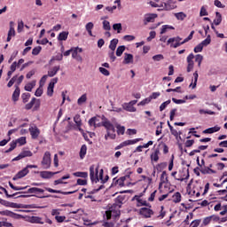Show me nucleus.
<instances>
[{
  "mask_svg": "<svg viewBox=\"0 0 227 227\" xmlns=\"http://www.w3.org/2000/svg\"><path fill=\"white\" fill-rule=\"evenodd\" d=\"M37 168V165H27L26 168H24L22 170H20L14 176L12 180H20V178H24V176L29 174V169H36Z\"/></svg>",
  "mask_w": 227,
  "mask_h": 227,
  "instance_id": "nucleus-1",
  "label": "nucleus"
},
{
  "mask_svg": "<svg viewBox=\"0 0 227 227\" xmlns=\"http://www.w3.org/2000/svg\"><path fill=\"white\" fill-rule=\"evenodd\" d=\"M51 163H52V160L51 159V152L46 151L43 156L41 164L43 169H49L51 168Z\"/></svg>",
  "mask_w": 227,
  "mask_h": 227,
  "instance_id": "nucleus-2",
  "label": "nucleus"
},
{
  "mask_svg": "<svg viewBox=\"0 0 227 227\" xmlns=\"http://www.w3.org/2000/svg\"><path fill=\"white\" fill-rule=\"evenodd\" d=\"M169 43H170V47L176 49L177 47H180V45H184V43H185V40L182 42V39L180 36L172 37L167 41V45H169Z\"/></svg>",
  "mask_w": 227,
  "mask_h": 227,
  "instance_id": "nucleus-3",
  "label": "nucleus"
},
{
  "mask_svg": "<svg viewBox=\"0 0 227 227\" xmlns=\"http://www.w3.org/2000/svg\"><path fill=\"white\" fill-rule=\"evenodd\" d=\"M175 180L178 182H184V180H189V168H183L179 170L177 176H175Z\"/></svg>",
  "mask_w": 227,
  "mask_h": 227,
  "instance_id": "nucleus-4",
  "label": "nucleus"
},
{
  "mask_svg": "<svg viewBox=\"0 0 227 227\" xmlns=\"http://www.w3.org/2000/svg\"><path fill=\"white\" fill-rule=\"evenodd\" d=\"M139 141H143V138H135L132 140L123 141L119 145L115 146L114 150H121V148H125V146H130L131 145H136L137 143H139Z\"/></svg>",
  "mask_w": 227,
  "mask_h": 227,
  "instance_id": "nucleus-5",
  "label": "nucleus"
},
{
  "mask_svg": "<svg viewBox=\"0 0 227 227\" xmlns=\"http://www.w3.org/2000/svg\"><path fill=\"white\" fill-rule=\"evenodd\" d=\"M127 178H130V176L126 175L124 176L120 177L119 179H116V177H114L113 179V183L111 184V187H116V185H119L120 187H124L125 186V181L127 180Z\"/></svg>",
  "mask_w": 227,
  "mask_h": 227,
  "instance_id": "nucleus-6",
  "label": "nucleus"
},
{
  "mask_svg": "<svg viewBox=\"0 0 227 227\" xmlns=\"http://www.w3.org/2000/svg\"><path fill=\"white\" fill-rule=\"evenodd\" d=\"M157 17H159V15H157L156 13L145 14L143 20L144 26H148L150 22H155V19H157Z\"/></svg>",
  "mask_w": 227,
  "mask_h": 227,
  "instance_id": "nucleus-7",
  "label": "nucleus"
},
{
  "mask_svg": "<svg viewBox=\"0 0 227 227\" xmlns=\"http://www.w3.org/2000/svg\"><path fill=\"white\" fill-rule=\"evenodd\" d=\"M101 126L105 127V129H106V132H110L112 134H115L116 132V129H114V125H113L107 119H106L101 122Z\"/></svg>",
  "mask_w": 227,
  "mask_h": 227,
  "instance_id": "nucleus-8",
  "label": "nucleus"
},
{
  "mask_svg": "<svg viewBox=\"0 0 227 227\" xmlns=\"http://www.w3.org/2000/svg\"><path fill=\"white\" fill-rule=\"evenodd\" d=\"M33 106H35L34 111H36L38 107H40V100H36V98H33L31 101L25 106V109L29 111L30 109H33Z\"/></svg>",
  "mask_w": 227,
  "mask_h": 227,
  "instance_id": "nucleus-9",
  "label": "nucleus"
},
{
  "mask_svg": "<svg viewBox=\"0 0 227 227\" xmlns=\"http://www.w3.org/2000/svg\"><path fill=\"white\" fill-rule=\"evenodd\" d=\"M20 194H32V196H35V194H43L45 191L41 188L32 187L29 188L27 192H20Z\"/></svg>",
  "mask_w": 227,
  "mask_h": 227,
  "instance_id": "nucleus-10",
  "label": "nucleus"
},
{
  "mask_svg": "<svg viewBox=\"0 0 227 227\" xmlns=\"http://www.w3.org/2000/svg\"><path fill=\"white\" fill-rule=\"evenodd\" d=\"M90 176L91 182H95L96 184L98 182V168H96L95 174V165L90 167Z\"/></svg>",
  "mask_w": 227,
  "mask_h": 227,
  "instance_id": "nucleus-11",
  "label": "nucleus"
},
{
  "mask_svg": "<svg viewBox=\"0 0 227 227\" xmlns=\"http://www.w3.org/2000/svg\"><path fill=\"white\" fill-rule=\"evenodd\" d=\"M58 84V77L51 79L47 88L48 97H52L54 95V86Z\"/></svg>",
  "mask_w": 227,
  "mask_h": 227,
  "instance_id": "nucleus-12",
  "label": "nucleus"
},
{
  "mask_svg": "<svg viewBox=\"0 0 227 227\" xmlns=\"http://www.w3.org/2000/svg\"><path fill=\"white\" fill-rule=\"evenodd\" d=\"M123 201H125V196L123 195H119L116 199H115V202L113 205V207L115 210H120V208H121V205H123Z\"/></svg>",
  "mask_w": 227,
  "mask_h": 227,
  "instance_id": "nucleus-13",
  "label": "nucleus"
},
{
  "mask_svg": "<svg viewBox=\"0 0 227 227\" xmlns=\"http://www.w3.org/2000/svg\"><path fill=\"white\" fill-rule=\"evenodd\" d=\"M0 215H7V217H12V219H22V215L10 210L0 211Z\"/></svg>",
  "mask_w": 227,
  "mask_h": 227,
  "instance_id": "nucleus-14",
  "label": "nucleus"
},
{
  "mask_svg": "<svg viewBox=\"0 0 227 227\" xmlns=\"http://www.w3.org/2000/svg\"><path fill=\"white\" fill-rule=\"evenodd\" d=\"M79 52H82V48L74 47V52L72 53V58L79 63H82V57L79 55Z\"/></svg>",
  "mask_w": 227,
  "mask_h": 227,
  "instance_id": "nucleus-15",
  "label": "nucleus"
},
{
  "mask_svg": "<svg viewBox=\"0 0 227 227\" xmlns=\"http://www.w3.org/2000/svg\"><path fill=\"white\" fill-rule=\"evenodd\" d=\"M45 191H47L48 192H53L54 194H64V196H68V194H74L77 192V190H74L73 192H62L61 190H54L48 187L45 188Z\"/></svg>",
  "mask_w": 227,
  "mask_h": 227,
  "instance_id": "nucleus-16",
  "label": "nucleus"
},
{
  "mask_svg": "<svg viewBox=\"0 0 227 227\" xmlns=\"http://www.w3.org/2000/svg\"><path fill=\"white\" fill-rule=\"evenodd\" d=\"M29 133L32 137V139H38V137L40 136V129L36 126H31L29 129Z\"/></svg>",
  "mask_w": 227,
  "mask_h": 227,
  "instance_id": "nucleus-17",
  "label": "nucleus"
},
{
  "mask_svg": "<svg viewBox=\"0 0 227 227\" xmlns=\"http://www.w3.org/2000/svg\"><path fill=\"white\" fill-rule=\"evenodd\" d=\"M140 215H144L146 219L152 217L153 215V210L148 208V207H142L139 210Z\"/></svg>",
  "mask_w": 227,
  "mask_h": 227,
  "instance_id": "nucleus-18",
  "label": "nucleus"
},
{
  "mask_svg": "<svg viewBox=\"0 0 227 227\" xmlns=\"http://www.w3.org/2000/svg\"><path fill=\"white\" fill-rule=\"evenodd\" d=\"M192 59H194V54L191 53L186 59V61L188 63L187 72H192V68H194V61Z\"/></svg>",
  "mask_w": 227,
  "mask_h": 227,
  "instance_id": "nucleus-19",
  "label": "nucleus"
},
{
  "mask_svg": "<svg viewBox=\"0 0 227 227\" xmlns=\"http://www.w3.org/2000/svg\"><path fill=\"white\" fill-rule=\"evenodd\" d=\"M26 157H33V153L31 151H22L17 157L12 160H20L26 159Z\"/></svg>",
  "mask_w": 227,
  "mask_h": 227,
  "instance_id": "nucleus-20",
  "label": "nucleus"
},
{
  "mask_svg": "<svg viewBox=\"0 0 227 227\" xmlns=\"http://www.w3.org/2000/svg\"><path fill=\"white\" fill-rule=\"evenodd\" d=\"M59 171L57 172H51V171H41L40 176L41 178H43L44 180H48L49 178H52L54 175H58Z\"/></svg>",
  "mask_w": 227,
  "mask_h": 227,
  "instance_id": "nucleus-21",
  "label": "nucleus"
},
{
  "mask_svg": "<svg viewBox=\"0 0 227 227\" xmlns=\"http://www.w3.org/2000/svg\"><path fill=\"white\" fill-rule=\"evenodd\" d=\"M100 120H98L97 117H92L89 120V125L90 127H94L97 129V127H102V123L98 122Z\"/></svg>",
  "mask_w": 227,
  "mask_h": 227,
  "instance_id": "nucleus-22",
  "label": "nucleus"
},
{
  "mask_svg": "<svg viewBox=\"0 0 227 227\" xmlns=\"http://www.w3.org/2000/svg\"><path fill=\"white\" fill-rule=\"evenodd\" d=\"M159 155H160V148L156 147L154 152L151 154V160L153 162H159Z\"/></svg>",
  "mask_w": 227,
  "mask_h": 227,
  "instance_id": "nucleus-23",
  "label": "nucleus"
},
{
  "mask_svg": "<svg viewBox=\"0 0 227 227\" xmlns=\"http://www.w3.org/2000/svg\"><path fill=\"white\" fill-rule=\"evenodd\" d=\"M74 121L76 124L78 130L80 132H82V128H81V127H82V121L81 120V115L80 114L74 115Z\"/></svg>",
  "mask_w": 227,
  "mask_h": 227,
  "instance_id": "nucleus-24",
  "label": "nucleus"
},
{
  "mask_svg": "<svg viewBox=\"0 0 227 227\" xmlns=\"http://www.w3.org/2000/svg\"><path fill=\"white\" fill-rule=\"evenodd\" d=\"M176 8V2H166L165 1V12H171Z\"/></svg>",
  "mask_w": 227,
  "mask_h": 227,
  "instance_id": "nucleus-25",
  "label": "nucleus"
},
{
  "mask_svg": "<svg viewBox=\"0 0 227 227\" xmlns=\"http://www.w3.org/2000/svg\"><path fill=\"white\" fill-rule=\"evenodd\" d=\"M134 62V56L130 53H125L123 64L124 65H130V63Z\"/></svg>",
  "mask_w": 227,
  "mask_h": 227,
  "instance_id": "nucleus-26",
  "label": "nucleus"
},
{
  "mask_svg": "<svg viewBox=\"0 0 227 227\" xmlns=\"http://www.w3.org/2000/svg\"><path fill=\"white\" fill-rule=\"evenodd\" d=\"M221 130V127L215 126L209 129H207L203 131V134H214L215 132H219Z\"/></svg>",
  "mask_w": 227,
  "mask_h": 227,
  "instance_id": "nucleus-27",
  "label": "nucleus"
},
{
  "mask_svg": "<svg viewBox=\"0 0 227 227\" xmlns=\"http://www.w3.org/2000/svg\"><path fill=\"white\" fill-rule=\"evenodd\" d=\"M200 173H202V175H215L217 171L210 168L204 167L203 168L200 169Z\"/></svg>",
  "mask_w": 227,
  "mask_h": 227,
  "instance_id": "nucleus-28",
  "label": "nucleus"
},
{
  "mask_svg": "<svg viewBox=\"0 0 227 227\" xmlns=\"http://www.w3.org/2000/svg\"><path fill=\"white\" fill-rule=\"evenodd\" d=\"M162 184H169V179H168V172L166 171L161 173L160 187L162 185Z\"/></svg>",
  "mask_w": 227,
  "mask_h": 227,
  "instance_id": "nucleus-29",
  "label": "nucleus"
},
{
  "mask_svg": "<svg viewBox=\"0 0 227 227\" xmlns=\"http://www.w3.org/2000/svg\"><path fill=\"white\" fill-rule=\"evenodd\" d=\"M173 203H180L182 201V194L179 192H176L172 196Z\"/></svg>",
  "mask_w": 227,
  "mask_h": 227,
  "instance_id": "nucleus-30",
  "label": "nucleus"
},
{
  "mask_svg": "<svg viewBox=\"0 0 227 227\" xmlns=\"http://www.w3.org/2000/svg\"><path fill=\"white\" fill-rule=\"evenodd\" d=\"M19 97H20V88H19V86H17L15 90L12 93L13 102L19 101Z\"/></svg>",
  "mask_w": 227,
  "mask_h": 227,
  "instance_id": "nucleus-31",
  "label": "nucleus"
},
{
  "mask_svg": "<svg viewBox=\"0 0 227 227\" xmlns=\"http://www.w3.org/2000/svg\"><path fill=\"white\" fill-rule=\"evenodd\" d=\"M59 66H55L52 69H51L50 71H48V77H54V75H56V74H58V72H59Z\"/></svg>",
  "mask_w": 227,
  "mask_h": 227,
  "instance_id": "nucleus-32",
  "label": "nucleus"
},
{
  "mask_svg": "<svg viewBox=\"0 0 227 227\" xmlns=\"http://www.w3.org/2000/svg\"><path fill=\"white\" fill-rule=\"evenodd\" d=\"M88 152V146L86 145H82L80 149V159H84L86 157V153Z\"/></svg>",
  "mask_w": 227,
  "mask_h": 227,
  "instance_id": "nucleus-33",
  "label": "nucleus"
},
{
  "mask_svg": "<svg viewBox=\"0 0 227 227\" xmlns=\"http://www.w3.org/2000/svg\"><path fill=\"white\" fill-rule=\"evenodd\" d=\"M67 39H68V32H67V31L61 32L58 36V40L59 42H66V40H67Z\"/></svg>",
  "mask_w": 227,
  "mask_h": 227,
  "instance_id": "nucleus-34",
  "label": "nucleus"
},
{
  "mask_svg": "<svg viewBox=\"0 0 227 227\" xmlns=\"http://www.w3.org/2000/svg\"><path fill=\"white\" fill-rule=\"evenodd\" d=\"M0 190L3 191L4 192V194L6 195L7 198H15V196H19V194H20V192H18L16 193L13 194H9L8 193V190H6V188L0 186Z\"/></svg>",
  "mask_w": 227,
  "mask_h": 227,
  "instance_id": "nucleus-35",
  "label": "nucleus"
},
{
  "mask_svg": "<svg viewBox=\"0 0 227 227\" xmlns=\"http://www.w3.org/2000/svg\"><path fill=\"white\" fill-rule=\"evenodd\" d=\"M30 223H35V224H43L44 222L42 221V217L39 216H32L30 218Z\"/></svg>",
  "mask_w": 227,
  "mask_h": 227,
  "instance_id": "nucleus-36",
  "label": "nucleus"
},
{
  "mask_svg": "<svg viewBox=\"0 0 227 227\" xmlns=\"http://www.w3.org/2000/svg\"><path fill=\"white\" fill-rule=\"evenodd\" d=\"M174 15L177 20H185V19H187V14H185V12H176Z\"/></svg>",
  "mask_w": 227,
  "mask_h": 227,
  "instance_id": "nucleus-37",
  "label": "nucleus"
},
{
  "mask_svg": "<svg viewBox=\"0 0 227 227\" xmlns=\"http://www.w3.org/2000/svg\"><path fill=\"white\" fill-rule=\"evenodd\" d=\"M124 109H125V111H128L129 113H136V111H137V109H136V107H134L133 106H131L129 103L124 104Z\"/></svg>",
  "mask_w": 227,
  "mask_h": 227,
  "instance_id": "nucleus-38",
  "label": "nucleus"
},
{
  "mask_svg": "<svg viewBox=\"0 0 227 227\" xmlns=\"http://www.w3.org/2000/svg\"><path fill=\"white\" fill-rule=\"evenodd\" d=\"M35 86H36V82L33 81V82L27 83V85H25V90L26 91H33V89L35 88Z\"/></svg>",
  "mask_w": 227,
  "mask_h": 227,
  "instance_id": "nucleus-39",
  "label": "nucleus"
},
{
  "mask_svg": "<svg viewBox=\"0 0 227 227\" xmlns=\"http://www.w3.org/2000/svg\"><path fill=\"white\" fill-rule=\"evenodd\" d=\"M12 36H15V27H11L8 31L7 42H12Z\"/></svg>",
  "mask_w": 227,
  "mask_h": 227,
  "instance_id": "nucleus-40",
  "label": "nucleus"
},
{
  "mask_svg": "<svg viewBox=\"0 0 227 227\" xmlns=\"http://www.w3.org/2000/svg\"><path fill=\"white\" fill-rule=\"evenodd\" d=\"M223 22V16L221 15V12H216V18L214 20L215 26H219Z\"/></svg>",
  "mask_w": 227,
  "mask_h": 227,
  "instance_id": "nucleus-41",
  "label": "nucleus"
},
{
  "mask_svg": "<svg viewBox=\"0 0 227 227\" xmlns=\"http://www.w3.org/2000/svg\"><path fill=\"white\" fill-rule=\"evenodd\" d=\"M23 104H27L29 102V98H31V94L29 92H25L21 95Z\"/></svg>",
  "mask_w": 227,
  "mask_h": 227,
  "instance_id": "nucleus-42",
  "label": "nucleus"
},
{
  "mask_svg": "<svg viewBox=\"0 0 227 227\" xmlns=\"http://www.w3.org/2000/svg\"><path fill=\"white\" fill-rule=\"evenodd\" d=\"M9 186L11 187V189H12L13 191H24L26 189H27L28 186H15L13 185V184H12V182H9Z\"/></svg>",
  "mask_w": 227,
  "mask_h": 227,
  "instance_id": "nucleus-43",
  "label": "nucleus"
},
{
  "mask_svg": "<svg viewBox=\"0 0 227 227\" xmlns=\"http://www.w3.org/2000/svg\"><path fill=\"white\" fill-rule=\"evenodd\" d=\"M118 39H113L111 42H110V44H109V49L111 51H116V46L118 45Z\"/></svg>",
  "mask_w": 227,
  "mask_h": 227,
  "instance_id": "nucleus-44",
  "label": "nucleus"
},
{
  "mask_svg": "<svg viewBox=\"0 0 227 227\" xmlns=\"http://www.w3.org/2000/svg\"><path fill=\"white\" fill-rule=\"evenodd\" d=\"M166 168H168L167 162H161L156 166V169L159 173H160V171H162L163 169H166Z\"/></svg>",
  "mask_w": 227,
  "mask_h": 227,
  "instance_id": "nucleus-45",
  "label": "nucleus"
},
{
  "mask_svg": "<svg viewBox=\"0 0 227 227\" xmlns=\"http://www.w3.org/2000/svg\"><path fill=\"white\" fill-rule=\"evenodd\" d=\"M88 100V96L86 94H82L81 98H78L77 104L78 106H82Z\"/></svg>",
  "mask_w": 227,
  "mask_h": 227,
  "instance_id": "nucleus-46",
  "label": "nucleus"
},
{
  "mask_svg": "<svg viewBox=\"0 0 227 227\" xmlns=\"http://www.w3.org/2000/svg\"><path fill=\"white\" fill-rule=\"evenodd\" d=\"M168 29H175V27L170 25H163L161 27L160 35H164V33H167Z\"/></svg>",
  "mask_w": 227,
  "mask_h": 227,
  "instance_id": "nucleus-47",
  "label": "nucleus"
},
{
  "mask_svg": "<svg viewBox=\"0 0 227 227\" xmlns=\"http://www.w3.org/2000/svg\"><path fill=\"white\" fill-rule=\"evenodd\" d=\"M74 176H77L79 178H88V172H74Z\"/></svg>",
  "mask_w": 227,
  "mask_h": 227,
  "instance_id": "nucleus-48",
  "label": "nucleus"
},
{
  "mask_svg": "<svg viewBox=\"0 0 227 227\" xmlns=\"http://www.w3.org/2000/svg\"><path fill=\"white\" fill-rule=\"evenodd\" d=\"M203 61V56L201 54H197L195 56V62L198 63V67H201V63Z\"/></svg>",
  "mask_w": 227,
  "mask_h": 227,
  "instance_id": "nucleus-49",
  "label": "nucleus"
},
{
  "mask_svg": "<svg viewBox=\"0 0 227 227\" xmlns=\"http://www.w3.org/2000/svg\"><path fill=\"white\" fill-rule=\"evenodd\" d=\"M170 132L176 139H178V137L182 135L181 131L178 132V130L175 129L173 127H170Z\"/></svg>",
  "mask_w": 227,
  "mask_h": 227,
  "instance_id": "nucleus-50",
  "label": "nucleus"
},
{
  "mask_svg": "<svg viewBox=\"0 0 227 227\" xmlns=\"http://www.w3.org/2000/svg\"><path fill=\"white\" fill-rule=\"evenodd\" d=\"M193 77H194V82H193V84L191 83V85H190V86H192V90H194V88H196V86L198 84V77H199L198 71L193 73Z\"/></svg>",
  "mask_w": 227,
  "mask_h": 227,
  "instance_id": "nucleus-51",
  "label": "nucleus"
},
{
  "mask_svg": "<svg viewBox=\"0 0 227 227\" xmlns=\"http://www.w3.org/2000/svg\"><path fill=\"white\" fill-rule=\"evenodd\" d=\"M123 52H125V46L124 45L119 46L116 50V56L120 58V56H121Z\"/></svg>",
  "mask_w": 227,
  "mask_h": 227,
  "instance_id": "nucleus-52",
  "label": "nucleus"
},
{
  "mask_svg": "<svg viewBox=\"0 0 227 227\" xmlns=\"http://www.w3.org/2000/svg\"><path fill=\"white\" fill-rule=\"evenodd\" d=\"M170 104H171V99H168V100L163 102L160 106V111H164V109H166L168 107V106H169Z\"/></svg>",
  "mask_w": 227,
  "mask_h": 227,
  "instance_id": "nucleus-53",
  "label": "nucleus"
},
{
  "mask_svg": "<svg viewBox=\"0 0 227 227\" xmlns=\"http://www.w3.org/2000/svg\"><path fill=\"white\" fill-rule=\"evenodd\" d=\"M15 148H17V142H12L10 144V148L7 149L4 153H10V152H13V150H15Z\"/></svg>",
  "mask_w": 227,
  "mask_h": 227,
  "instance_id": "nucleus-54",
  "label": "nucleus"
},
{
  "mask_svg": "<svg viewBox=\"0 0 227 227\" xmlns=\"http://www.w3.org/2000/svg\"><path fill=\"white\" fill-rule=\"evenodd\" d=\"M114 31H117V33H121V23H115L113 25Z\"/></svg>",
  "mask_w": 227,
  "mask_h": 227,
  "instance_id": "nucleus-55",
  "label": "nucleus"
},
{
  "mask_svg": "<svg viewBox=\"0 0 227 227\" xmlns=\"http://www.w3.org/2000/svg\"><path fill=\"white\" fill-rule=\"evenodd\" d=\"M116 139V133H111V132H106V134L105 135V139L106 141H107V139Z\"/></svg>",
  "mask_w": 227,
  "mask_h": 227,
  "instance_id": "nucleus-56",
  "label": "nucleus"
},
{
  "mask_svg": "<svg viewBox=\"0 0 227 227\" xmlns=\"http://www.w3.org/2000/svg\"><path fill=\"white\" fill-rule=\"evenodd\" d=\"M40 52H42V46L35 47V48L32 50V54H33V56H38V55L40 54Z\"/></svg>",
  "mask_w": 227,
  "mask_h": 227,
  "instance_id": "nucleus-57",
  "label": "nucleus"
},
{
  "mask_svg": "<svg viewBox=\"0 0 227 227\" xmlns=\"http://www.w3.org/2000/svg\"><path fill=\"white\" fill-rule=\"evenodd\" d=\"M103 29H105V31H111V23H109V21H107V20H104L103 21Z\"/></svg>",
  "mask_w": 227,
  "mask_h": 227,
  "instance_id": "nucleus-58",
  "label": "nucleus"
},
{
  "mask_svg": "<svg viewBox=\"0 0 227 227\" xmlns=\"http://www.w3.org/2000/svg\"><path fill=\"white\" fill-rule=\"evenodd\" d=\"M117 134H118V136H123V134H125V127L118 125L117 126Z\"/></svg>",
  "mask_w": 227,
  "mask_h": 227,
  "instance_id": "nucleus-59",
  "label": "nucleus"
},
{
  "mask_svg": "<svg viewBox=\"0 0 227 227\" xmlns=\"http://www.w3.org/2000/svg\"><path fill=\"white\" fill-rule=\"evenodd\" d=\"M35 97H42V95H43V87H42V85L39 86V88H37V90L35 92Z\"/></svg>",
  "mask_w": 227,
  "mask_h": 227,
  "instance_id": "nucleus-60",
  "label": "nucleus"
},
{
  "mask_svg": "<svg viewBox=\"0 0 227 227\" xmlns=\"http://www.w3.org/2000/svg\"><path fill=\"white\" fill-rule=\"evenodd\" d=\"M210 42H212V40L210 39V35H207V37L203 40L200 44L202 45V47H207V45H209Z\"/></svg>",
  "mask_w": 227,
  "mask_h": 227,
  "instance_id": "nucleus-61",
  "label": "nucleus"
},
{
  "mask_svg": "<svg viewBox=\"0 0 227 227\" xmlns=\"http://www.w3.org/2000/svg\"><path fill=\"white\" fill-rule=\"evenodd\" d=\"M99 72L106 77L111 75V73H109V70L106 69V67H99Z\"/></svg>",
  "mask_w": 227,
  "mask_h": 227,
  "instance_id": "nucleus-62",
  "label": "nucleus"
},
{
  "mask_svg": "<svg viewBox=\"0 0 227 227\" xmlns=\"http://www.w3.org/2000/svg\"><path fill=\"white\" fill-rule=\"evenodd\" d=\"M150 102H152V99H150V98H146L139 102L137 106H146V104H150Z\"/></svg>",
  "mask_w": 227,
  "mask_h": 227,
  "instance_id": "nucleus-63",
  "label": "nucleus"
},
{
  "mask_svg": "<svg viewBox=\"0 0 227 227\" xmlns=\"http://www.w3.org/2000/svg\"><path fill=\"white\" fill-rule=\"evenodd\" d=\"M153 61H161V59H164V55L162 54H158V55H154L153 57Z\"/></svg>",
  "mask_w": 227,
  "mask_h": 227,
  "instance_id": "nucleus-64",
  "label": "nucleus"
}]
</instances>
